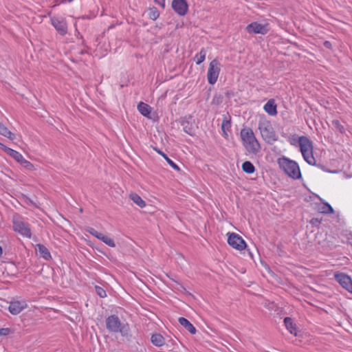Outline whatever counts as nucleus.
<instances>
[{
  "mask_svg": "<svg viewBox=\"0 0 352 352\" xmlns=\"http://www.w3.org/2000/svg\"><path fill=\"white\" fill-rule=\"evenodd\" d=\"M220 63L217 59L212 60L209 65L207 78L209 84L214 85L217 80L220 73Z\"/></svg>",
  "mask_w": 352,
  "mask_h": 352,
  "instance_id": "obj_7",
  "label": "nucleus"
},
{
  "mask_svg": "<svg viewBox=\"0 0 352 352\" xmlns=\"http://www.w3.org/2000/svg\"><path fill=\"white\" fill-rule=\"evenodd\" d=\"M102 242L104 243L105 244H107V245H109V247H111V248L116 247V243H115L114 241L107 236H104Z\"/></svg>",
  "mask_w": 352,
  "mask_h": 352,
  "instance_id": "obj_34",
  "label": "nucleus"
},
{
  "mask_svg": "<svg viewBox=\"0 0 352 352\" xmlns=\"http://www.w3.org/2000/svg\"><path fill=\"white\" fill-rule=\"evenodd\" d=\"M153 149L161 156L163 157V158L167 162V163L175 170L179 171L180 170L179 167L172 160H170L166 154H165L163 151H162L160 149L157 148V147H154Z\"/></svg>",
  "mask_w": 352,
  "mask_h": 352,
  "instance_id": "obj_22",
  "label": "nucleus"
},
{
  "mask_svg": "<svg viewBox=\"0 0 352 352\" xmlns=\"http://www.w3.org/2000/svg\"><path fill=\"white\" fill-rule=\"evenodd\" d=\"M249 254H250V256L252 258L253 256H252V253L250 252Z\"/></svg>",
  "mask_w": 352,
  "mask_h": 352,
  "instance_id": "obj_47",
  "label": "nucleus"
},
{
  "mask_svg": "<svg viewBox=\"0 0 352 352\" xmlns=\"http://www.w3.org/2000/svg\"><path fill=\"white\" fill-rule=\"evenodd\" d=\"M171 7L181 16H185L188 11V4L186 0H173Z\"/></svg>",
  "mask_w": 352,
  "mask_h": 352,
  "instance_id": "obj_10",
  "label": "nucleus"
},
{
  "mask_svg": "<svg viewBox=\"0 0 352 352\" xmlns=\"http://www.w3.org/2000/svg\"><path fill=\"white\" fill-rule=\"evenodd\" d=\"M12 332L10 328H1L0 329V336H5L9 335Z\"/></svg>",
  "mask_w": 352,
  "mask_h": 352,
  "instance_id": "obj_36",
  "label": "nucleus"
},
{
  "mask_svg": "<svg viewBox=\"0 0 352 352\" xmlns=\"http://www.w3.org/2000/svg\"><path fill=\"white\" fill-rule=\"evenodd\" d=\"M148 14L149 19L155 21L159 17L160 12L156 8L153 7V8L149 9V12H148Z\"/></svg>",
  "mask_w": 352,
  "mask_h": 352,
  "instance_id": "obj_29",
  "label": "nucleus"
},
{
  "mask_svg": "<svg viewBox=\"0 0 352 352\" xmlns=\"http://www.w3.org/2000/svg\"><path fill=\"white\" fill-rule=\"evenodd\" d=\"M335 279L343 288L352 294V279L349 276L344 273H336Z\"/></svg>",
  "mask_w": 352,
  "mask_h": 352,
  "instance_id": "obj_12",
  "label": "nucleus"
},
{
  "mask_svg": "<svg viewBox=\"0 0 352 352\" xmlns=\"http://www.w3.org/2000/svg\"><path fill=\"white\" fill-rule=\"evenodd\" d=\"M155 3L159 4L162 8L165 7V0H154Z\"/></svg>",
  "mask_w": 352,
  "mask_h": 352,
  "instance_id": "obj_39",
  "label": "nucleus"
},
{
  "mask_svg": "<svg viewBox=\"0 0 352 352\" xmlns=\"http://www.w3.org/2000/svg\"><path fill=\"white\" fill-rule=\"evenodd\" d=\"M51 22L56 30L62 36H64L67 32V23L64 20H59L57 18H52Z\"/></svg>",
  "mask_w": 352,
  "mask_h": 352,
  "instance_id": "obj_13",
  "label": "nucleus"
},
{
  "mask_svg": "<svg viewBox=\"0 0 352 352\" xmlns=\"http://www.w3.org/2000/svg\"><path fill=\"white\" fill-rule=\"evenodd\" d=\"M36 250L38 251L40 256L45 260H49L52 257L48 249L43 244H37L36 245Z\"/></svg>",
  "mask_w": 352,
  "mask_h": 352,
  "instance_id": "obj_20",
  "label": "nucleus"
},
{
  "mask_svg": "<svg viewBox=\"0 0 352 352\" xmlns=\"http://www.w3.org/2000/svg\"><path fill=\"white\" fill-rule=\"evenodd\" d=\"M95 290L96 294L100 297V298H104L107 296L106 291L102 288L100 286H96Z\"/></svg>",
  "mask_w": 352,
  "mask_h": 352,
  "instance_id": "obj_32",
  "label": "nucleus"
},
{
  "mask_svg": "<svg viewBox=\"0 0 352 352\" xmlns=\"http://www.w3.org/2000/svg\"><path fill=\"white\" fill-rule=\"evenodd\" d=\"M226 96H228V98H230V96H234V93L231 90H228L226 92Z\"/></svg>",
  "mask_w": 352,
  "mask_h": 352,
  "instance_id": "obj_41",
  "label": "nucleus"
},
{
  "mask_svg": "<svg viewBox=\"0 0 352 352\" xmlns=\"http://www.w3.org/2000/svg\"><path fill=\"white\" fill-rule=\"evenodd\" d=\"M241 139L245 150L250 154L256 155L261 150V145L256 138L252 129L245 127L241 130Z\"/></svg>",
  "mask_w": 352,
  "mask_h": 352,
  "instance_id": "obj_1",
  "label": "nucleus"
},
{
  "mask_svg": "<svg viewBox=\"0 0 352 352\" xmlns=\"http://www.w3.org/2000/svg\"><path fill=\"white\" fill-rule=\"evenodd\" d=\"M12 222L13 230L15 232L29 239L31 238L32 233L29 223L24 222L19 214L13 216Z\"/></svg>",
  "mask_w": 352,
  "mask_h": 352,
  "instance_id": "obj_6",
  "label": "nucleus"
},
{
  "mask_svg": "<svg viewBox=\"0 0 352 352\" xmlns=\"http://www.w3.org/2000/svg\"><path fill=\"white\" fill-rule=\"evenodd\" d=\"M313 142L307 137L302 135L300 138V152L304 160L310 165H316L313 155Z\"/></svg>",
  "mask_w": 352,
  "mask_h": 352,
  "instance_id": "obj_5",
  "label": "nucleus"
},
{
  "mask_svg": "<svg viewBox=\"0 0 352 352\" xmlns=\"http://www.w3.org/2000/svg\"><path fill=\"white\" fill-rule=\"evenodd\" d=\"M258 128L262 138L267 144H272L277 141L278 137L270 121L266 119L260 120Z\"/></svg>",
  "mask_w": 352,
  "mask_h": 352,
  "instance_id": "obj_4",
  "label": "nucleus"
},
{
  "mask_svg": "<svg viewBox=\"0 0 352 352\" xmlns=\"http://www.w3.org/2000/svg\"><path fill=\"white\" fill-rule=\"evenodd\" d=\"M246 30L249 33L266 34L270 29L268 24H261L258 22H252L248 25Z\"/></svg>",
  "mask_w": 352,
  "mask_h": 352,
  "instance_id": "obj_11",
  "label": "nucleus"
},
{
  "mask_svg": "<svg viewBox=\"0 0 352 352\" xmlns=\"http://www.w3.org/2000/svg\"><path fill=\"white\" fill-rule=\"evenodd\" d=\"M278 164L281 170L294 179L301 178V173L298 163L285 157L278 159Z\"/></svg>",
  "mask_w": 352,
  "mask_h": 352,
  "instance_id": "obj_3",
  "label": "nucleus"
},
{
  "mask_svg": "<svg viewBox=\"0 0 352 352\" xmlns=\"http://www.w3.org/2000/svg\"><path fill=\"white\" fill-rule=\"evenodd\" d=\"M130 199L140 208H144L146 206L145 201L137 193H131L129 195Z\"/></svg>",
  "mask_w": 352,
  "mask_h": 352,
  "instance_id": "obj_26",
  "label": "nucleus"
},
{
  "mask_svg": "<svg viewBox=\"0 0 352 352\" xmlns=\"http://www.w3.org/2000/svg\"><path fill=\"white\" fill-rule=\"evenodd\" d=\"M223 102V96L221 95H214L212 103L214 104H219Z\"/></svg>",
  "mask_w": 352,
  "mask_h": 352,
  "instance_id": "obj_35",
  "label": "nucleus"
},
{
  "mask_svg": "<svg viewBox=\"0 0 352 352\" xmlns=\"http://www.w3.org/2000/svg\"><path fill=\"white\" fill-rule=\"evenodd\" d=\"M318 211L323 214H333L334 213V210L332 206L328 204L327 202H324L321 204L320 206L318 208Z\"/></svg>",
  "mask_w": 352,
  "mask_h": 352,
  "instance_id": "obj_25",
  "label": "nucleus"
},
{
  "mask_svg": "<svg viewBox=\"0 0 352 352\" xmlns=\"http://www.w3.org/2000/svg\"><path fill=\"white\" fill-rule=\"evenodd\" d=\"M86 231L87 232H89L90 234H91L92 236H95L96 238V236H98V234L99 233L98 231H96L94 228H91V227H88L87 229H86Z\"/></svg>",
  "mask_w": 352,
  "mask_h": 352,
  "instance_id": "obj_37",
  "label": "nucleus"
},
{
  "mask_svg": "<svg viewBox=\"0 0 352 352\" xmlns=\"http://www.w3.org/2000/svg\"><path fill=\"white\" fill-rule=\"evenodd\" d=\"M228 243L232 248L238 250H243L246 248L247 245L245 241L238 234L228 232Z\"/></svg>",
  "mask_w": 352,
  "mask_h": 352,
  "instance_id": "obj_8",
  "label": "nucleus"
},
{
  "mask_svg": "<svg viewBox=\"0 0 352 352\" xmlns=\"http://www.w3.org/2000/svg\"><path fill=\"white\" fill-rule=\"evenodd\" d=\"M152 108L146 103L140 102L138 104V110L144 116L151 118V113Z\"/></svg>",
  "mask_w": 352,
  "mask_h": 352,
  "instance_id": "obj_18",
  "label": "nucleus"
},
{
  "mask_svg": "<svg viewBox=\"0 0 352 352\" xmlns=\"http://www.w3.org/2000/svg\"><path fill=\"white\" fill-rule=\"evenodd\" d=\"M105 236L106 235H104L103 234L99 232L96 238L102 241Z\"/></svg>",
  "mask_w": 352,
  "mask_h": 352,
  "instance_id": "obj_40",
  "label": "nucleus"
},
{
  "mask_svg": "<svg viewBox=\"0 0 352 352\" xmlns=\"http://www.w3.org/2000/svg\"><path fill=\"white\" fill-rule=\"evenodd\" d=\"M27 307L25 301H13L10 303L8 310L12 315H17Z\"/></svg>",
  "mask_w": 352,
  "mask_h": 352,
  "instance_id": "obj_14",
  "label": "nucleus"
},
{
  "mask_svg": "<svg viewBox=\"0 0 352 352\" xmlns=\"http://www.w3.org/2000/svg\"><path fill=\"white\" fill-rule=\"evenodd\" d=\"M302 138V136L298 137L296 134H294L289 137V141L292 145L296 146L297 144H298L299 146L300 147V138Z\"/></svg>",
  "mask_w": 352,
  "mask_h": 352,
  "instance_id": "obj_30",
  "label": "nucleus"
},
{
  "mask_svg": "<svg viewBox=\"0 0 352 352\" xmlns=\"http://www.w3.org/2000/svg\"><path fill=\"white\" fill-rule=\"evenodd\" d=\"M72 1H73V0H61V1H60V2H61V3H65V2H66V1H67V2H72Z\"/></svg>",
  "mask_w": 352,
  "mask_h": 352,
  "instance_id": "obj_45",
  "label": "nucleus"
},
{
  "mask_svg": "<svg viewBox=\"0 0 352 352\" xmlns=\"http://www.w3.org/2000/svg\"><path fill=\"white\" fill-rule=\"evenodd\" d=\"M223 131V135L226 138L228 137V133L226 132V130L224 129V131Z\"/></svg>",
  "mask_w": 352,
  "mask_h": 352,
  "instance_id": "obj_44",
  "label": "nucleus"
},
{
  "mask_svg": "<svg viewBox=\"0 0 352 352\" xmlns=\"http://www.w3.org/2000/svg\"><path fill=\"white\" fill-rule=\"evenodd\" d=\"M181 125L184 131L190 136L195 135V122L191 115L186 116L181 118Z\"/></svg>",
  "mask_w": 352,
  "mask_h": 352,
  "instance_id": "obj_9",
  "label": "nucleus"
},
{
  "mask_svg": "<svg viewBox=\"0 0 352 352\" xmlns=\"http://www.w3.org/2000/svg\"><path fill=\"white\" fill-rule=\"evenodd\" d=\"M107 329L111 333H120L122 336L129 340L131 337L129 325L121 323L119 317L113 314L108 316L105 320Z\"/></svg>",
  "mask_w": 352,
  "mask_h": 352,
  "instance_id": "obj_2",
  "label": "nucleus"
},
{
  "mask_svg": "<svg viewBox=\"0 0 352 352\" xmlns=\"http://www.w3.org/2000/svg\"><path fill=\"white\" fill-rule=\"evenodd\" d=\"M284 323L287 328V329L290 332V333L294 335L295 336H297V326L294 322L292 318L290 317H286L284 319Z\"/></svg>",
  "mask_w": 352,
  "mask_h": 352,
  "instance_id": "obj_19",
  "label": "nucleus"
},
{
  "mask_svg": "<svg viewBox=\"0 0 352 352\" xmlns=\"http://www.w3.org/2000/svg\"><path fill=\"white\" fill-rule=\"evenodd\" d=\"M331 124L333 126L341 133H344L345 132V129L344 126L341 124L340 122L338 120H333L331 121Z\"/></svg>",
  "mask_w": 352,
  "mask_h": 352,
  "instance_id": "obj_28",
  "label": "nucleus"
},
{
  "mask_svg": "<svg viewBox=\"0 0 352 352\" xmlns=\"http://www.w3.org/2000/svg\"><path fill=\"white\" fill-rule=\"evenodd\" d=\"M242 170L243 172L248 174H252L255 172V166L250 161H245L242 164Z\"/></svg>",
  "mask_w": 352,
  "mask_h": 352,
  "instance_id": "obj_24",
  "label": "nucleus"
},
{
  "mask_svg": "<svg viewBox=\"0 0 352 352\" xmlns=\"http://www.w3.org/2000/svg\"><path fill=\"white\" fill-rule=\"evenodd\" d=\"M231 127V121L230 120H227L226 118H224L222 123H221V130H228Z\"/></svg>",
  "mask_w": 352,
  "mask_h": 352,
  "instance_id": "obj_33",
  "label": "nucleus"
},
{
  "mask_svg": "<svg viewBox=\"0 0 352 352\" xmlns=\"http://www.w3.org/2000/svg\"><path fill=\"white\" fill-rule=\"evenodd\" d=\"M263 109L270 116H273L278 113L277 105L276 104L274 99L269 100L264 105Z\"/></svg>",
  "mask_w": 352,
  "mask_h": 352,
  "instance_id": "obj_16",
  "label": "nucleus"
},
{
  "mask_svg": "<svg viewBox=\"0 0 352 352\" xmlns=\"http://www.w3.org/2000/svg\"><path fill=\"white\" fill-rule=\"evenodd\" d=\"M311 223L312 224H315L316 223H320V221L318 219L313 218V219L311 220Z\"/></svg>",
  "mask_w": 352,
  "mask_h": 352,
  "instance_id": "obj_42",
  "label": "nucleus"
},
{
  "mask_svg": "<svg viewBox=\"0 0 352 352\" xmlns=\"http://www.w3.org/2000/svg\"><path fill=\"white\" fill-rule=\"evenodd\" d=\"M19 163H20V164L22 165L27 170H32L34 168L33 164L29 161L25 160L23 157V160H20Z\"/></svg>",
  "mask_w": 352,
  "mask_h": 352,
  "instance_id": "obj_31",
  "label": "nucleus"
},
{
  "mask_svg": "<svg viewBox=\"0 0 352 352\" xmlns=\"http://www.w3.org/2000/svg\"><path fill=\"white\" fill-rule=\"evenodd\" d=\"M323 45H324V47H326L327 49H329V50L332 49V44L329 41H324V43H323Z\"/></svg>",
  "mask_w": 352,
  "mask_h": 352,
  "instance_id": "obj_38",
  "label": "nucleus"
},
{
  "mask_svg": "<svg viewBox=\"0 0 352 352\" xmlns=\"http://www.w3.org/2000/svg\"><path fill=\"white\" fill-rule=\"evenodd\" d=\"M151 342L154 346L160 347L165 344V339L160 333H153Z\"/></svg>",
  "mask_w": 352,
  "mask_h": 352,
  "instance_id": "obj_21",
  "label": "nucleus"
},
{
  "mask_svg": "<svg viewBox=\"0 0 352 352\" xmlns=\"http://www.w3.org/2000/svg\"><path fill=\"white\" fill-rule=\"evenodd\" d=\"M0 148L2 149L6 154L14 158L17 162L23 160L22 155L18 151L13 150L0 142Z\"/></svg>",
  "mask_w": 352,
  "mask_h": 352,
  "instance_id": "obj_15",
  "label": "nucleus"
},
{
  "mask_svg": "<svg viewBox=\"0 0 352 352\" xmlns=\"http://www.w3.org/2000/svg\"><path fill=\"white\" fill-rule=\"evenodd\" d=\"M206 52L205 49L202 48L200 52L195 56V61L197 65H200L205 60Z\"/></svg>",
  "mask_w": 352,
  "mask_h": 352,
  "instance_id": "obj_27",
  "label": "nucleus"
},
{
  "mask_svg": "<svg viewBox=\"0 0 352 352\" xmlns=\"http://www.w3.org/2000/svg\"><path fill=\"white\" fill-rule=\"evenodd\" d=\"M179 324L184 327L188 331H189L191 334L194 335L197 332L196 328L192 325V324L186 318L184 317H180L179 318Z\"/></svg>",
  "mask_w": 352,
  "mask_h": 352,
  "instance_id": "obj_17",
  "label": "nucleus"
},
{
  "mask_svg": "<svg viewBox=\"0 0 352 352\" xmlns=\"http://www.w3.org/2000/svg\"><path fill=\"white\" fill-rule=\"evenodd\" d=\"M315 166H318V167H319V168H320L322 169H324V166L322 164H316V163Z\"/></svg>",
  "mask_w": 352,
  "mask_h": 352,
  "instance_id": "obj_43",
  "label": "nucleus"
},
{
  "mask_svg": "<svg viewBox=\"0 0 352 352\" xmlns=\"http://www.w3.org/2000/svg\"><path fill=\"white\" fill-rule=\"evenodd\" d=\"M3 254V249L0 246V256H1V254Z\"/></svg>",
  "mask_w": 352,
  "mask_h": 352,
  "instance_id": "obj_46",
  "label": "nucleus"
},
{
  "mask_svg": "<svg viewBox=\"0 0 352 352\" xmlns=\"http://www.w3.org/2000/svg\"><path fill=\"white\" fill-rule=\"evenodd\" d=\"M0 135L9 138L11 140L15 139V134L11 132L2 122H0Z\"/></svg>",
  "mask_w": 352,
  "mask_h": 352,
  "instance_id": "obj_23",
  "label": "nucleus"
}]
</instances>
